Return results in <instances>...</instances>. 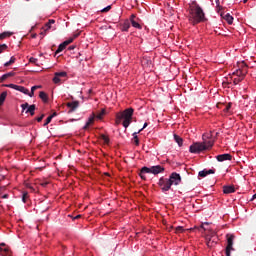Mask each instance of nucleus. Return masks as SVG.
Instances as JSON below:
<instances>
[{"instance_id":"obj_29","label":"nucleus","mask_w":256,"mask_h":256,"mask_svg":"<svg viewBox=\"0 0 256 256\" xmlns=\"http://www.w3.org/2000/svg\"><path fill=\"white\" fill-rule=\"evenodd\" d=\"M13 35V32H2V34H0V40H3L7 37H11Z\"/></svg>"},{"instance_id":"obj_47","label":"nucleus","mask_w":256,"mask_h":256,"mask_svg":"<svg viewBox=\"0 0 256 256\" xmlns=\"http://www.w3.org/2000/svg\"><path fill=\"white\" fill-rule=\"evenodd\" d=\"M9 62L12 64H14L16 62V58L13 56L10 58Z\"/></svg>"},{"instance_id":"obj_17","label":"nucleus","mask_w":256,"mask_h":256,"mask_svg":"<svg viewBox=\"0 0 256 256\" xmlns=\"http://www.w3.org/2000/svg\"><path fill=\"white\" fill-rule=\"evenodd\" d=\"M16 91L23 93L24 95H29V89L24 86L17 85Z\"/></svg>"},{"instance_id":"obj_30","label":"nucleus","mask_w":256,"mask_h":256,"mask_svg":"<svg viewBox=\"0 0 256 256\" xmlns=\"http://www.w3.org/2000/svg\"><path fill=\"white\" fill-rule=\"evenodd\" d=\"M100 138H101V140H103L104 144L109 145V143H110V138L107 137L106 134H101V135H100Z\"/></svg>"},{"instance_id":"obj_27","label":"nucleus","mask_w":256,"mask_h":256,"mask_svg":"<svg viewBox=\"0 0 256 256\" xmlns=\"http://www.w3.org/2000/svg\"><path fill=\"white\" fill-rule=\"evenodd\" d=\"M40 88V86H33L32 88H31V92L28 90V96L30 97V98H33V96L35 95V91L37 90V89H39Z\"/></svg>"},{"instance_id":"obj_54","label":"nucleus","mask_w":256,"mask_h":256,"mask_svg":"<svg viewBox=\"0 0 256 256\" xmlns=\"http://www.w3.org/2000/svg\"><path fill=\"white\" fill-rule=\"evenodd\" d=\"M56 116H57V112H54L53 114L50 115V117H52V119H53L54 117H56Z\"/></svg>"},{"instance_id":"obj_28","label":"nucleus","mask_w":256,"mask_h":256,"mask_svg":"<svg viewBox=\"0 0 256 256\" xmlns=\"http://www.w3.org/2000/svg\"><path fill=\"white\" fill-rule=\"evenodd\" d=\"M174 141H176V143H178V146L180 147L183 145V139L179 137L177 134H174Z\"/></svg>"},{"instance_id":"obj_46","label":"nucleus","mask_w":256,"mask_h":256,"mask_svg":"<svg viewBox=\"0 0 256 256\" xmlns=\"http://www.w3.org/2000/svg\"><path fill=\"white\" fill-rule=\"evenodd\" d=\"M44 117H45V114H41V116L36 118L37 122H41Z\"/></svg>"},{"instance_id":"obj_21","label":"nucleus","mask_w":256,"mask_h":256,"mask_svg":"<svg viewBox=\"0 0 256 256\" xmlns=\"http://www.w3.org/2000/svg\"><path fill=\"white\" fill-rule=\"evenodd\" d=\"M79 33L78 34H74V36L72 38H70L69 40L65 41L64 43H62V45L66 48L69 44H71L76 38L79 37Z\"/></svg>"},{"instance_id":"obj_6","label":"nucleus","mask_w":256,"mask_h":256,"mask_svg":"<svg viewBox=\"0 0 256 256\" xmlns=\"http://www.w3.org/2000/svg\"><path fill=\"white\" fill-rule=\"evenodd\" d=\"M163 171H164V168L162 166H160V165L152 166L150 168L143 167V170H142V172L152 173L154 175H157V174H159V173H161Z\"/></svg>"},{"instance_id":"obj_52","label":"nucleus","mask_w":256,"mask_h":256,"mask_svg":"<svg viewBox=\"0 0 256 256\" xmlns=\"http://www.w3.org/2000/svg\"><path fill=\"white\" fill-rule=\"evenodd\" d=\"M10 65H12V63H11L10 61L4 63V66H5V67H9Z\"/></svg>"},{"instance_id":"obj_49","label":"nucleus","mask_w":256,"mask_h":256,"mask_svg":"<svg viewBox=\"0 0 256 256\" xmlns=\"http://www.w3.org/2000/svg\"><path fill=\"white\" fill-rule=\"evenodd\" d=\"M49 182H42L41 187L46 188Z\"/></svg>"},{"instance_id":"obj_43","label":"nucleus","mask_w":256,"mask_h":256,"mask_svg":"<svg viewBox=\"0 0 256 256\" xmlns=\"http://www.w3.org/2000/svg\"><path fill=\"white\" fill-rule=\"evenodd\" d=\"M145 173L147 172H143V168L141 169L140 173H139V176L141 177V179H143L145 181L146 179V176L144 175Z\"/></svg>"},{"instance_id":"obj_56","label":"nucleus","mask_w":256,"mask_h":256,"mask_svg":"<svg viewBox=\"0 0 256 256\" xmlns=\"http://www.w3.org/2000/svg\"><path fill=\"white\" fill-rule=\"evenodd\" d=\"M81 218V215L80 214H78L76 217H75V219H80Z\"/></svg>"},{"instance_id":"obj_10","label":"nucleus","mask_w":256,"mask_h":256,"mask_svg":"<svg viewBox=\"0 0 256 256\" xmlns=\"http://www.w3.org/2000/svg\"><path fill=\"white\" fill-rule=\"evenodd\" d=\"M216 159H217L218 162L232 161L233 156H231V154H221V155H217Z\"/></svg>"},{"instance_id":"obj_36","label":"nucleus","mask_w":256,"mask_h":256,"mask_svg":"<svg viewBox=\"0 0 256 256\" xmlns=\"http://www.w3.org/2000/svg\"><path fill=\"white\" fill-rule=\"evenodd\" d=\"M55 75L57 77L61 78V77H66L67 73L65 71H63V72H56Z\"/></svg>"},{"instance_id":"obj_20","label":"nucleus","mask_w":256,"mask_h":256,"mask_svg":"<svg viewBox=\"0 0 256 256\" xmlns=\"http://www.w3.org/2000/svg\"><path fill=\"white\" fill-rule=\"evenodd\" d=\"M79 33L78 34H74V36L72 38H70L69 40L65 41L64 43H62V45L66 48L69 44H71L76 38L79 37Z\"/></svg>"},{"instance_id":"obj_18","label":"nucleus","mask_w":256,"mask_h":256,"mask_svg":"<svg viewBox=\"0 0 256 256\" xmlns=\"http://www.w3.org/2000/svg\"><path fill=\"white\" fill-rule=\"evenodd\" d=\"M246 70L238 69L233 74L237 75L239 79H243V77L246 75Z\"/></svg>"},{"instance_id":"obj_41","label":"nucleus","mask_w":256,"mask_h":256,"mask_svg":"<svg viewBox=\"0 0 256 256\" xmlns=\"http://www.w3.org/2000/svg\"><path fill=\"white\" fill-rule=\"evenodd\" d=\"M61 78H59V76L55 75V77L53 78V82L57 85L58 83H60Z\"/></svg>"},{"instance_id":"obj_35","label":"nucleus","mask_w":256,"mask_h":256,"mask_svg":"<svg viewBox=\"0 0 256 256\" xmlns=\"http://www.w3.org/2000/svg\"><path fill=\"white\" fill-rule=\"evenodd\" d=\"M30 104L28 102L24 103V104H21V108L23 111H26L27 109L30 108Z\"/></svg>"},{"instance_id":"obj_33","label":"nucleus","mask_w":256,"mask_h":256,"mask_svg":"<svg viewBox=\"0 0 256 256\" xmlns=\"http://www.w3.org/2000/svg\"><path fill=\"white\" fill-rule=\"evenodd\" d=\"M4 87H6V88H10V89H13V90H17V87H18V85H15V84H6V85H4Z\"/></svg>"},{"instance_id":"obj_12","label":"nucleus","mask_w":256,"mask_h":256,"mask_svg":"<svg viewBox=\"0 0 256 256\" xmlns=\"http://www.w3.org/2000/svg\"><path fill=\"white\" fill-rule=\"evenodd\" d=\"M223 193L226 195L235 193V188L233 185H225L223 186Z\"/></svg>"},{"instance_id":"obj_25","label":"nucleus","mask_w":256,"mask_h":256,"mask_svg":"<svg viewBox=\"0 0 256 256\" xmlns=\"http://www.w3.org/2000/svg\"><path fill=\"white\" fill-rule=\"evenodd\" d=\"M7 96H8V93H7V92H2V93L0 94V106H2V105L4 104V102H5L6 98H7Z\"/></svg>"},{"instance_id":"obj_62","label":"nucleus","mask_w":256,"mask_h":256,"mask_svg":"<svg viewBox=\"0 0 256 256\" xmlns=\"http://www.w3.org/2000/svg\"><path fill=\"white\" fill-rule=\"evenodd\" d=\"M26 2H30V0H26Z\"/></svg>"},{"instance_id":"obj_14","label":"nucleus","mask_w":256,"mask_h":256,"mask_svg":"<svg viewBox=\"0 0 256 256\" xmlns=\"http://www.w3.org/2000/svg\"><path fill=\"white\" fill-rule=\"evenodd\" d=\"M135 19H136L135 14H132V15L130 16V22H131L132 26H133L134 28L141 29V25H140Z\"/></svg>"},{"instance_id":"obj_58","label":"nucleus","mask_w":256,"mask_h":256,"mask_svg":"<svg viewBox=\"0 0 256 256\" xmlns=\"http://www.w3.org/2000/svg\"><path fill=\"white\" fill-rule=\"evenodd\" d=\"M36 37H37V34H33V35H32V38H36Z\"/></svg>"},{"instance_id":"obj_2","label":"nucleus","mask_w":256,"mask_h":256,"mask_svg":"<svg viewBox=\"0 0 256 256\" xmlns=\"http://www.w3.org/2000/svg\"><path fill=\"white\" fill-rule=\"evenodd\" d=\"M135 110L133 108H127L124 111L116 113L115 125L118 126L122 123L123 127L127 129L131 125L133 120V113ZM123 121V122H122Z\"/></svg>"},{"instance_id":"obj_60","label":"nucleus","mask_w":256,"mask_h":256,"mask_svg":"<svg viewBox=\"0 0 256 256\" xmlns=\"http://www.w3.org/2000/svg\"><path fill=\"white\" fill-rule=\"evenodd\" d=\"M247 1H248V0H243L244 4H246V3H247Z\"/></svg>"},{"instance_id":"obj_37","label":"nucleus","mask_w":256,"mask_h":256,"mask_svg":"<svg viewBox=\"0 0 256 256\" xmlns=\"http://www.w3.org/2000/svg\"><path fill=\"white\" fill-rule=\"evenodd\" d=\"M185 230L183 226H177L175 229V233H183Z\"/></svg>"},{"instance_id":"obj_42","label":"nucleus","mask_w":256,"mask_h":256,"mask_svg":"<svg viewBox=\"0 0 256 256\" xmlns=\"http://www.w3.org/2000/svg\"><path fill=\"white\" fill-rule=\"evenodd\" d=\"M51 120H52V116H48L44 123V127H46L48 124H50Z\"/></svg>"},{"instance_id":"obj_61","label":"nucleus","mask_w":256,"mask_h":256,"mask_svg":"<svg viewBox=\"0 0 256 256\" xmlns=\"http://www.w3.org/2000/svg\"><path fill=\"white\" fill-rule=\"evenodd\" d=\"M41 35H44V32H41Z\"/></svg>"},{"instance_id":"obj_53","label":"nucleus","mask_w":256,"mask_h":256,"mask_svg":"<svg viewBox=\"0 0 256 256\" xmlns=\"http://www.w3.org/2000/svg\"><path fill=\"white\" fill-rule=\"evenodd\" d=\"M9 198V195L8 194H4L3 196H2V199H8Z\"/></svg>"},{"instance_id":"obj_15","label":"nucleus","mask_w":256,"mask_h":256,"mask_svg":"<svg viewBox=\"0 0 256 256\" xmlns=\"http://www.w3.org/2000/svg\"><path fill=\"white\" fill-rule=\"evenodd\" d=\"M15 75H16V73L14 71H11L9 73H6V74L2 75L0 77V83H4V81H6V79H9V77H13Z\"/></svg>"},{"instance_id":"obj_57","label":"nucleus","mask_w":256,"mask_h":256,"mask_svg":"<svg viewBox=\"0 0 256 256\" xmlns=\"http://www.w3.org/2000/svg\"><path fill=\"white\" fill-rule=\"evenodd\" d=\"M252 199H253V200H255V199H256V193L253 195Z\"/></svg>"},{"instance_id":"obj_24","label":"nucleus","mask_w":256,"mask_h":256,"mask_svg":"<svg viewBox=\"0 0 256 256\" xmlns=\"http://www.w3.org/2000/svg\"><path fill=\"white\" fill-rule=\"evenodd\" d=\"M39 97L44 103L48 102V95L44 91H41L39 93Z\"/></svg>"},{"instance_id":"obj_50","label":"nucleus","mask_w":256,"mask_h":256,"mask_svg":"<svg viewBox=\"0 0 256 256\" xmlns=\"http://www.w3.org/2000/svg\"><path fill=\"white\" fill-rule=\"evenodd\" d=\"M145 63L151 64V61H148V60H146V59H143L142 64L144 65Z\"/></svg>"},{"instance_id":"obj_38","label":"nucleus","mask_w":256,"mask_h":256,"mask_svg":"<svg viewBox=\"0 0 256 256\" xmlns=\"http://www.w3.org/2000/svg\"><path fill=\"white\" fill-rule=\"evenodd\" d=\"M7 49H8V46L6 44L0 45V54L3 53Z\"/></svg>"},{"instance_id":"obj_11","label":"nucleus","mask_w":256,"mask_h":256,"mask_svg":"<svg viewBox=\"0 0 256 256\" xmlns=\"http://www.w3.org/2000/svg\"><path fill=\"white\" fill-rule=\"evenodd\" d=\"M96 118V114L92 113V115L88 118L86 125L84 126V130H87L91 125L94 124Z\"/></svg>"},{"instance_id":"obj_63","label":"nucleus","mask_w":256,"mask_h":256,"mask_svg":"<svg viewBox=\"0 0 256 256\" xmlns=\"http://www.w3.org/2000/svg\"><path fill=\"white\" fill-rule=\"evenodd\" d=\"M1 246H5V244H1Z\"/></svg>"},{"instance_id":"obj_16","label":"nucleus","mask_w":256,"mask_h":256,"mask_svg":"<svg viewBox=\"0 0 256 256\" xmlns=\"http://www.w3.org/2000/svg\"><path fill=\"white\" fill-rule=\"evenodd\" d=\"M53 24H55V20L54 19H49V21L43 27L44 32H47L48 30H50L51 25H53Z\"/></svg>"},{"instance_id":"obj_39","label":"nucleus","mask_w":256,"mask_h":256,"mask_svg":"<svg viewBox=\"0 0 256 256\" xmlns=\"http://www.w3.org/2000/svg\"><path fill=\"white\" fill-rule=\"evenodd\" d=\"M28 197H29V194H28V193H23V196H22V201H23V203H26V202H27Z\"/></svg>"},{"instance_id":"obj_44","label":"nucleus","mask_w":256,"mask_h":256,"mask_svg":"<svg viewBox=\"0 0 256 256\" xmlns=\"http://www.w3.org/2000/svg\"><path fill=\"white\" fill-rule=\"evenodd\" d=\"M240 81H242V78H235L233 80V83H234V85H238V83H240Z\"/></svg>"},{"instance_id":"obj_7","label":"nucleus","mask_w":256,"mask_h":256,"mask_svg":"<svg viewBox=\"0 0 256 256\" xmlns=\"http://www.w3.org/2000/svg\"><path fill=\"white\" fill-rule=\"evenodd\" d=\"M169 180H170V183H171L172 186L173 185L178 186V185H180V183L182 181V178H181L180 174L174 172V173L171 174Z\"/></svg>"},{"instance_id":"obj_32","label":"nucleus","mask_w":256,"mask_h":256,"mask_svg":"<svg viewBox=\"0 0 256 256\" xmlns=\"http://www.w3.org/2000/svg\"><path fill=\"white\" fill-rule=\"evenodd\" d=\"M139 132H134L133 133V139H134V143H135V145L136 146H139V139H138V137H137V134H138Z\"/></svg>"},{"instance_id":"obj_9","label":"nucleus","mask_w":256,"mask_h":256,"mask_svg":"<svg viewBox=\"0 0 256 256\" xmlns=\"http://www.w3.org/2000/svg\"><path fill=\"white\" fill-rule=\"evenodd\" d=\"M67 107L69 108V114H71L78 109L79 101L68 102Z\"/></svg>"},{"instance_id":"obj_48","label":"nucleus","mask_w":256,"mask_h":256,"mask_svg":"<svg viewBox=\"0 0 256 256\" xmlns=\"http://www.w3.org/2000/svg\"><path fill=\"white\" fill-rule=\"evenodd\" d=\"M31 63H37V58H30V60H29Z\"/></svg>"},{"instance_id":"obj_1","label":"nucleus","mask_w":256,"mask_h":256,"mask_svg":"<svg viewBox=\"0 0 256 256\" xmlns=\"http://www.w3.org/2000/svg\"><path fill=\"white\" fill-rule=\"evenodd\" d=\"M205 20L206 18L204 10L196 1H193L189 5V22L195 26L201 22H204Z\"/></svg>"},{"instance_id":"obj_64","label":"nucleus","mask_w":256,"mask_h":256,"mask_svg":"<svg viewBox=\"0 0 256 256\" xmlns=\"http://www.w3.org/2000/svg\"><path fill=\"white\" fill-rule=\"evenodd\" d=\"M255 103H256V99H255Z\"/></svg>"},{"instance_id":"obj_34","label":"nucleus","mask_w":256,"mask_h":256,"mask_svg":"<svg viewBox=\"0 0 256 256\" xmlns=\"http://www.w3.org/2000/svg\"><path fill=\"white\" fill-rule=\"evenodd\" d=\"M111 9H112V5H108L101 10V13H107V12L111 11Z\"/></svg>"},{"instance_id":"obj_8","label":"nucleus","mask_w":256,"mask_h":256,"mask_svg":"<svg viewBox=\"0 0 256 256\" xmlns=\"http://www.w3.org/2000/svg\"><path fill=\"white\" fill-rule=\"evenodd\" d=\"M227 247L225 250L226 256H231V250H233V240L234 236L233 235H227Z\"/></svg>"},{"instance_id":"obj_59","label":"nucleus","mask_w":256,"mask_h":256,"mask_svg":"<svg viewBox=\"0 0 256 256\" xmlns=\"http://www.w3.org/2000/svg\"><path fill=\"white\" fill-rule=\"evenodd\" d=\"M216 1V4H219L220 3V0H215Z\"/></svg>"},{"instance_id":"obj_13","label":"nucleus","mask_w":256,"mask_h":256,"mask_svg":"<svg viewBox=\"0 0 256 256\" xmlns=\"http://www.w3.org/2000/svg\"><path fill=\"white\" fill-rule=\"evenodd\" d=\"M213 173H215V169H210V170L204 169L198 173V176L199 177H207V175L213 174Z\"/></svg>"},{"instance_id":"obj_31","label":"nucleus","mask_w":256,"mask_h":256,"mask_svg":"<svg viewBox=\"0 0 256 256\" xmlns=\"http://www.w3.org/2000/svg\"><path fill=\"white\" fill-rule=\"evenodd\" d=\"M9 249L8 248H3V247H0V255L2 256H8L9 255Z\"/></svg>"},{"instance_id":"obj_26","label":"nucleus","mask_w":256,"mask_h":256,"mask_svg":"<svg viewBox=\"0 0 256 256\" xmlns=\"http://www.w3.org/2000/svg\"><path fill=\"white\" fill-rule=\"evenodd\" d=\"M224 19L227 21V23L229 25H232L233 24V16H231V14L227 13L225 16H224Z\"/></svg>"},{"instance_id":"obj_22","label":"nucleus","mask_w":256,"mask_h":256,"mask_svg":"<svg viewBox=\"0 0 256 256\" xmlns=\"http://www.w3.org/2000/svg\"><path fill=\"white\" fill-rule=\"evenodd\" d=\"M105 115H106V109L103 108V109H101V112H98L95 115V118L98 120H102Z\"/></svg>"},{"instance_id":"obj_4","label":"nucleus","mask_w":256,"mask_h":256,"mask_svg":"<svg viewBox=\"0 0 256 256\" xmlns=\"http://www.w3.org/2000/svg\"><path fill=\"white\" fill-rule=\"evenodd\" d=\"M158 185L161 187L163 192L170 191L171 187L173 186L168 178H160Z\"/></svg>"},{"instance_id":"obj_5","label":"nucleus","mask_w":256,"mask_h":256,"mask_svg":"<svg viewBox=\"0 0 256 256\" xmlns=\"http://www.w3.org/2000/svg\"><path fill=\"white\" fill-rule=\"evenodd\" d=\"M219 242V237L216 234L206 236V245L209 248L215 247Z\"/></svg>"},{"instance_id":"obj_23","label":"nucleus","mask_w":256,"mask_h":256,"mask_svg":"<svg viewBox=\"0 0 256 256\" xmlns=\"http://www.w3.org/2000/svg\"><path fill=\"white\" fill-rule=\"evenodd\" d=\"M129 28H131V23L129 22V20H126L123 25H122V31H129Z\"/></svg>"},{"instance_id":"obj_19","label":"nucleus","mask_w":256,"mask_h":256,"mask_svg":"<svg viewBox=\"0 0 256 256\" xmlns=\"http://www.w3.org/2000/svg\"><path fill=\"white\" fill-rule=\"evenodd\" d=\"M35 109H36L35 104L30 105L26 110V114H30V116H35Z\"/></svg>"},{"instance_id":"obj_45","label":"nucleus","mask_w":256,"mask_h":256,"mask_svg":"<svg viewBox=\"0 0 256 256\" xmlns=\"http://www.w3.org/2000/svg\"><path fill=\"white\" fill-rule=\"evenodd\" d=\"M231 110V103H228L224 109L225 112H229Z\"/></svg>"},{"instance_id":"obj_55","label":"nucleus","mask_w":256,"mask_h":256,"mask_svg":"<svg viewBox=\"0 0 256 256\" xmlns=\"http://www.w3.org/2000/svg\"><path fill=\"white\" fill-rule=\"evenodd\" d=\"M76 48V46H70L69 50H74Z\"/></svg>"},{"instance_id":"obj_40","label":"nucleus","mask_w":256,"mask_h":256,"mask_svg":"<svg viewBox=\"0 0 256 256\" xmlns=\"http://www.w3.org/2000/svg\"><path fill=\"white\" fill-rule=\"evenodd\" d=\"M65 49V47L60 44V46L58 47L57 51L55 52V54H59L60 52H62Z\"/></svg>"},{"instance_id":"obj_51","label":"nucleus","mask_w":256,"mask_h":256,"mask_svg":"<svg viewBox=\"0 0 256 256\" xmlns=\"http://www.w3.org/2000/svg\"><path fill=\"white\" fill-rule=\"evenodd\" d=\"M147 126H148V123H147V122H145V123H144L143 128H141V130H139V132H138V133H140V132H141L143 129H145Z\"/></svg>"},{"instance_id":"obj_3","label":"nucleus","mask_w":256,"mask_h":256,"mask_svg":"<svg viewBox=\"0 0 256 256\" xmlns=\"http://www.w3.org/2000/svg\"><path fill=\"white\" fill-rule=\"evenodd\" d=\"M214 140H206L205 138H203V142H196L193 143L190 147H189V152L190 153H194V154H199L203 151H207L213 148L214 146Z\"/></svg>"}]
</instances>
